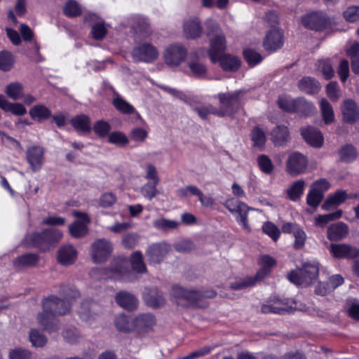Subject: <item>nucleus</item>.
<instances>
[{
    "label": "nucleus",
    "mask_w": 359,
    "mask_h": 359,
    "mask_svg": "<svg viewBox=\"0 0 359 359\" xmlns=\"http://www.w3.org/2000/svg\"><path fill=\"white\" fill-rule=\"evenodd\" d=\"M109 142L118 146H125L128 143V137L121 132H114L109 135Z\"/></svg>",
    "instance_id": "nucleus-64"
},
{
    "label": "nucleus",
    "mask_w": 359,
    "mask_h": 359,
    "mask_svg": "<svg viewBox=\"0 0 359 359\" xmlns=\"http://www.w3.org/2000/svg\"><path fill=\"white\" fill-rule=\"evenodd\" d=\"M316 112L314 104L303 97L297 99L295 112L301 116H311Z\"/></svg>",
    "instance_id": "nucleus-32"
},
{
    "label": "nucleus",
    "mask_w": 359,
    "mask_h": 359,
    "mask_svg": "<svg viewBox=\"0 0 359 359\" xmlns=\"http://www.w3.org/2000/svg\"><path fill=\"white\" fill-rule=\"evenodd\" d=\"M0 107L6 111H11L18 116H22L27 113L26 108L20 103H11L4 95H0Z\"/></svg>",
    "instance_id": "nucleus-31"
},
{
    "label": "nucleus",
    "mask_w": 359,
    "mask_h": 359,
    "mask_svg": "<svg viewBox=\"0 0 359 359\" xmlns=\"http://www.w3.org/2000/svg\"><path fill=\"white\" fill-rule=\"evenodd\" d=\"M217 61L220 62L221 67L225 71H236L241 65L240 60L234 56L222 55Z\"/></svg>",
    "instance_id": "nucleus-36"
},
{
    "label": "nucleus",
    "mask_w": 359,
    "mask_h": 359,
    "mask_svg": "<svg viewBox=\"0 0 359 359\" xmlns=\"http://www.w3.org/2000/svg\"><path fill=\"white\" fill-rule=\"evenodd\" d=\"M329 250L338 259H353L359 257V248L348 244H331Z\"/></svg>",
    "instance_id": "nucleus-17"
},
{
    "label": "nucleus",
    "mask_w": 359,
    "mask_h": 359,
    "mask_svg": "<svg viewBox=\"0 0 359 359\" xmlns=\"http://www.w3.org/2000/svg\"><path fill=\"white\" fill-rule=\"evenodd\" d=\"M158 55V50L150 43H142L135 47L132 51L133 58L136 62H152Z\"/></svg>",
    "instance_id": "nucleus-14"
},
{
    "label": "nucleus",
    "mask_w": 359,
    "mask_h": 359,
    "mask_svg": "<svg viewBox=\"0 0 359 359\" xmlns=\"http://www.w3.org/2000/svg\"><path fill=\"white\" fill-rule=\"evenodd\" d=\"M262 269L257 273L256 278L262 279L269 272V269L276 264L275 259L269 255H262L259 259Z\"/></svg>",
    "instance_id": "nucleus-46"
},
{
    "label": "nucleus",
    "mask_w": 359,
    "mask_h": 359,
    "mask_svg": "<svg viewBox=\"0 0 359 359\" xmlns=\"http://www.w3.org/2000/svg\"><path fill=\"white\" fill-rule=\"evenodd\" d=\"M299 88L308 94H314L320 89L319 83L313 78L307 76L302 78L298 83Z\"/></svg>",
    "instance_id": "nucleus-35"
},
{
    "label": "nucleus",
    "mask_w": 359,
    "mask_h": 359,
    "mask_svg": "<svg viewBox=\"0 0 359 359\" xmlns=\"http://www.w3.org/2000/svg\"><path fill=\"white\" fill-rule=\"evenodd\" d=\"M307 164L308 161L305 156L298 151L293 152L287 158V171L292 176H297L305 172Z\"/></svg>",
    "instance_id": "nucleus-13"
},
{
    "label": "nucleus",
    "mask_w": 359,
    "mask_h": 359,
    "mask_svg": "<svg viewBox=\"0 0 359 359\" xmlns=\"http://www.w3.org/2000/svg\"><path fill=\"white\" fill-rule=\"evenodd\" d=\"M7 95L14 100H19L23 96V88L22 85L20 83H11L7 86L6 89Z\"/></svg>",
    "instance_id": "nucleus-49"
},
{
    "label": "nucleus",
    "mask_w": 359,
    "mask_h": 359,
    "mask_svg": "<svg viewBox=\"0 0 359 359\" xmlns=\"http://www.w3.org/2000/svg\"><path fill=\"white\" fill-rule=\"evenodd\" d=\"M172 294L179 300L186 301L187 304L205 307L206 303L203 302V299L214 297L216 293L213 291L201 292L175 285L172 287Z\"/></svg>",
    "instance_id": "nucleus-3"
},
{
    "label": "nucleus",
    "mask_w": 359,
    "mask_h": 359,
    "mask_svg": "<svg viewBox=\"0 0 359 359\" xmlns=\"http://www.w3.org/2000/svg\"><path fill=\"white\" fill-rule=\"evenodd\" d=\"M29 337L32 346L35 347H43L47 343L46 336L36 329L30 330Z\"/></svg>",
    "instance_id": "nucleus-53"
},
{
    "label": "nucleus",
    "mask_w": 359,
    "mask_h": 359,
    "mask_svg": "<svg viewBox=\"0 0 359 359\" xmlns=\"http://www.w3.org/2000/svg\"><path fill=\"white\" fill-rule=\"evenodd\" d=\"M72 215L78 218V220L69 226V233L76 238L84 237L88 231V224L90 223V217L86 212L76 210L74 211Z\"/></svg>",
    "instance_id": "nucleus-10"
},
{
    "label": "nucleus",
    "mask_w": 359,
    "mask_h": 359,
    "mask_svg": "<svg viewBox=\"0 0 359 359\" xmlns=\"http://www.w3.org/2000/svg\"><path fill=\"white\" fill-rule=\"evenodd\" d=\"M286 311L287 308L285 304L279 299L263 304L261 307V312L263 313H273L282 314Z\"/></svg>",
    "instance_id": "nucleus-39"
},
{
    "label": "nucleus",
    "mask_w": 359,
    "mask_h": 359,
    "mask_svg": "<svg viewBox=\"0 0 359 359\" xmlns=\"http://www.w3.org/2000/svg\"><path fill=\"white\" fill-rule=\"evenodd\" d=\"M343 118L348 123H354L359 119V109L351 99L345 100L341 106Z\"/></svg>",
    "instance_id": "nucleus-21"
},
{
    "label": "nucleus",
    "mask_w": 359,
    "mask_h": 359,
    "mask_svg": "<svg viewBox=\"0 0 359 359\" xmlns=\"http://www.w3.org/2000/svg\"><path fill=\"white\" fill-rule=\"evenodd\" d=\"M318 68L326 79H330L334 76V71L328 60L318 61Z\"/></svg>",
    "instance_id": "nucleus-62"
},
{
    "label": "nucleus",
    "mask_w": 359,
    "mask_h": 359,
    "mask_svg": "<svg viewBox=\"0 0 359 359\" xmlns=\"http://www.w3.org/2000/svg\"><path fill=\"white\" fill-rule=\"evenodd\" d=\"M144 178L147 182L142 187L140 192L143 196L151 201L158 195L157 186L160 182L157 169L152 163L146 165Z\"/></svg>",
    "instance_id": "nucleus-6"
},
{
    "label": "nucleus",
    "mask_w": 359,
    "mask_h": 359,
    "mask_svg": "<svg viewBox=\"0 0 359 359\" xmlns=\"http://www.w3.org/2000/svg\"><path fill=\"white\" fill-rule=\"evenodd\" d=\"M39 256L34 253L21 255L13 260V265L18 269L33 266L37 264Z\"/></svg>",
    "instance_id": "nucleus-33"
},
{
    "label": "nucleus",
    "mask_w": 359,
    "mask_h": 359,
    "mask_svg": "<svg viewBox=\"0 0 359 359\" xmlns=\"http://www.w3.org/2000/svg\"><path fill=\"white\" fill-rule=\"evenodd\" d=\"M180 223L175 220L161 218L153 222V226L159 230L168 231L178 228Z\"/></svg>",
    "instance_id": "nucleus-43"
},
{
    "label": "nucleus",
    "mask_w": 359,
    "mask_h": 359,
    "mask_svg": "<svg viewBox=\"0 0 359 359\" xmlns=\"http://www.w3.org/2000/svg\"><path fill=\"white\" fill-rule=\"evenodd\" d=\"M25 242L27 247L37 248L43 252L48 250L44 231L27 234L25 236Z\"/></svg>",
    "instance_id": "nucleus-25"
},
{
    "label": "nucleus",
    "mask_w": 359,
    "mask_h": 359,
    "mask_svg": "<svg viewBox=\"0 0 359 359\" xmlns=\"http://www.w3.org/2000/svg\"><path fill=\"white\" fill-rule=\"evenodd\" d=\"M205 27L207 36H212L210 39V48L208 55L211 61L215 63L226 48V38L216 21L212 19L208 20L205 22Z\"/></svg>",
    "instance_id": "nucleus-2"
},
{
    "label": "nucleus",
    "mask_w": 359,
    "mask_h": 359,
    "mask_svg": "<svg viewBox=\"0 0 359 359\" xmlns=\"http://www.w3.org/2000/svg\"><path fill=\"white\" fill-rule=\"evenodd\" d=\"M177 195L180 197H189L196 196L198 198L201 195L202 191L194 185H188L177 190Z\"/></svg>",
    "instance_id": "nucleus-61"
},
{
    "label": "nucleus",
    "mask_w": 359,
    "mask_h": 359,
    "mask_svg": "<svg viewBox=\"0 0 359 359\" xmlns=\"http://www.w3.org/2000/svg\"><path fill=\"white\" fill-rule=\"evenodd\" d=\"M184 32L187 38L196 39L201 36L202 27L198 18H191L184 23Z\"/></svg>",
    "instance_id": "nucleus-28"
},
{
    "label": "nucleus",
    "mask_w": 359,
    "mask_h": 359,
    "mask_svg": "<svg viewBox=\"0 0 359 359\" xmlns=\"http://www.w3.org/2000/svg\"><path fill=\"white\" fill-rule=\"evenodd\" d=\"M262 230L264 233L270 236L274 241H276L280 237V230L272 222H265L262 226Z\"/></svg>",
    "instance_id": "nucleus-58"
},
{
    "label": "nucleus",
    "mask_w": 359,
    "mask_h": 359,
    "mask_svg": "<svg viewBox=\"0 0 359 359\" xmlns=\"http://www.w3.org/2000/svg\"><path fill=\"white\" fill-rule=\"evenodd\" d=\"M329 187V183L325 179H320L315 182L307 194V204L313 208L318 207L323 199L324 191H327Z\"/></svg>",
    "instance_id": "nucleus-11"
},
{
    "label": "nucleus",
    "mask_w": 359,
    "mask_h": 359,
    "mask_svg": "<svg viewBox=\"0 0 359 359\" xmlns=\"http://www.w3.org/2000/svg\"><path fill=\"white\" fill-rule=\"evenodd\" d=\"M78 252L72 245L61 246L57 253V262L63 266L73 264L77 259Z\"/></svg>",
    "instance_id": "nucleus-19"
},
{
    "label": "nucleus",
    "mask_w": 359,
    "mask_h": 359,
    "mask_svg": "<svg viewBox=\"0 0 359 359\" xmlns=\"http://www.w3.org/2000/svg\"><path fill=\"white\" fill-rule=\"evenodd\" d=\"M111 126L107 121L100 120L97 121L93 126L94 132L100 137H105L108 135Z\"/></svg>",
    "instance_id": "nucleus-63"
},
{
    "label": "nucleus",
    "mask_w": 359,
    "mask_h": 359,
    "mask_svg": "<svg viewBox=\"0 0 359 359\" xmlns=\"http://www.w3.org/2000/svg\"><path fill=\"white\" fill-rule=\"evenodd\" d=\"M301 135L304 140L313 147H320L323 143L321 133L316 128L308 126L301 129Z\"/></svg>",
    "instance_id": "nucleus-24"
},
{
    "label": "nucleus",
    "mask_w": 359,
    "mask_h": 359,
    "mask_svg": "<svg viewBox=\"0 0 359 359\" xmlns=\"http://www.w3.org/2000/svg\"><path fill=\"white\" fill-rule=\"evenodd\" d=\"M224 205L231 213H237V222L240 223L245 229L250 230L248 222V212L251 208L248 207L246 203L231 198L226 200Z\"/></svg>",
    "instance_id": "nucleus-9"
},
{
    "label": "nucleus",
    "mask_w": 359,
    "mask_h": 359,
    "mask_svg": "<svg viewBox=\"0 0 359 359\" xmlns=\"http://www.w3.org/2000/svg\"><path fill=\"white\" fill-rule=\"evenodd\" d=\"M342 210H338L334 212L319 215L316 219V224L319 226H325L328 222L339 219L342 215Z\"/></svg>",
    "instance_id": "nucleus-54"
},
{
    "label": "nucleus",
    "mask_w": 359,
    "mask_h": 359,
    "mask_svg": "<svg viewBox=\"0 0 359 359\" xmlns=\"http://www.w3.org/2000/svg\"><path fill=\"white\" fill-rule=\"evenodd\" d=\"M63 12L66 16L74 18L81 14V9L76 1L69 0L64 6Z\"/></svg>",
    "instance_id": "nucleus-52"
},
{
    "label": "nucleus",
    "mask_w": 359,
    "mask_h": 359,
    "mask_svg": "<svg viewBox=\"0 0 359 359\" xmlns=\"http://www.w3.org/2000/svg\"><path fill=\"white\" fill-rule=\"evenodd\" d=\"M130 262L133 271L138 273H145L147 267L143 260V255L140 251H135L131 254Z\"/></svg>",
    "instance_id": "nucleus-38"
},
{
    "label": "nucleus",
    "mask_w": 359,
    "mask_h": 359,
    "mask_svg": "<svg viewBox=\"0 0 359 359\" xmlns=\"http://www.w3.org/2000/svg\"><path fill=\"white\" fill-rule=\"evenodd\" d=\"M304 187V180H299L294 182L291 185V187L287 190L288 198L293 201H297L302 196Z\"/></svg>",
    "instance_id": "nucleus-40"
},
{
    "label": "nucleus",
    "mask_w": 359,
    "mask_h": 359,
    "mask_svg": "<svg viewBox=\"0 0 359 359\" xmlns=\"http://www.w3.org/2000/svg\"><path fill=\"white\" fill-rule=\"evenodd\" d=\"M112 104L114 107L122 114H131L135 111V108L119 95H116L113 99Z\"/></svg>",
    "instance_id": "nucleus-42"
},
{
    "label": "nucleus",
    "mask_w": 359,
    "mask_h": 359,
    "mask_svg": "<svg viewBox=\"0 0 359 359\" xmlns=\"http://www.w3.org/2000/svg\"><path fill=\"white\" fill-rule=\"evenodd\" d=\"M108 270L111 278L124 282H130L133 280L134 274L129 269L128 262L125 258L114 259L110 263Z\"/></svg>",
    "instance_id": "nucleus-7"
},
{
    "label": "nucleus",
    "mask_w": 359,
    "mask_h": 359,
    "mask_svg": "<svg viewBox=\"0 0 359 359\" xmlns=\"http://www.w3.org/2000/svg\"><path fill=\"white\" fill-rule=\"evenodd\" d=\"M194 111H196L203 119L207 118L209 114H213L218 116L219 114L218 109L211 104L195 107L194 108Z\"/></svg>",
    "instance_id": "nucleus-56"
},
{
    "label": "nucleus",
    "mask_w": 359,
    "mask_h": 359,
    "mask_svg": "<svg viewBox=\"0 0 359 359\" xmlns=\"http://www.w3.org/2000/svg\"><path fill=\"white\" fill-rule=\"evenodd\" d=\"M320 108L324 122L326 124L332 123L334 121V110L330 103L325 98L320 100Z\"/></svg>",
    "instance_id": "nucleus-41"
},
{
    "label": "nucleus",
    "mask_w": 359,
    "mask_h": 359,
    "mask_svg": "<svg viewBox=\"0 0 359 359\" xmlns=\"http://www.w3.org/2000/svg\"><path fill=\"white\" fill-rule=\"evenodd\" d=\"M251 140L253 142L254 147L262 149L266 143V135L263 130L259 127H255L250 134Z\"/></svg>",
    "instance_id": "nucleus-48"
},
{
    "label": "nucleus",
    "mask_w": 359,
    "mask_h": 359,
    "mask_svg": "<svg viewBox=\"0 0 359 359\" xmlns=\"http://www.w3.org/2000/svg\"><path fill=\"white\" fill-rule=\"evenodd\" d=\"M118 305L128 311H133L137 308L138 299L132 293L127 291H120L115 296Z\"/></svg>",
    "instance_id": "nucleus-22"
},
{
    "label": "nucleus",
    "mask_w": 359,
    "mask_h": 359,
    "mask_svg": "<svg viewBox=\"0 0 359 359\" xmlns=\"http://www.w3.org/2000/svg\"><path fill=\"white\" fill-rule=\"evenodd\" d=\"M326 92L330 99L334 102L337 101L341 96V90L336 81H332L327 85Z\"/></svg>",
    "instance_id": "nucleus-60"
},
{
    "label": "nucleus",
    "mask_w": 359,
    "mask_h": 359,
    "mask_svg": "<svg viewBox=\"0 0 359 359\" xmlns=\"http://www.w3.org/2000/svg\"><path fill=\"white\" fill-rule=\"evenodd\" d=\"M271 141L276 146H282L287 144L290 140V132L287 126L278 125L270 133Z\"/></svg>",
    "instance_id": "nucleus-26"
},
{
    "label": "nucleus",
    "mask_w": 359,
    "mask_h": 359,
    "mask_svg": "<svg viewBox=\"0 0 359 359\" xmlns=\"http://www.w3.org/2000/svg\"><path fill=\"white\" fill-rule=\"evenodd\" d=\"M245 93L246 91L244 90L219 93L217 98L221 106L217 109L218 116L224 117L235 114L239 109Z\"/></svg>",
    "instance_id": "nucleus-4"
},
{
    "label": "nucleus",
    "mask_w": 359,
    "mask_h": 359,
    "mask_svg": "<svg viewBox=\"0 0 359 359\" xmlns=\"http://www.w3.org/2000/svg\"><path fill=\"white\" fill-rule=\"evenodd\" d=\"M156 323L154 316L151 313H142L133 319V329L138 333H144L152 329Z\"/></svg>",
    "instance_id": "nucleus-20"
},
{
    "label": "nucleus",
    "mask_w": 359,
    "mask_h": 359,
    "mask_svg": "<svg viewBox=\"0 0 359 359\" xmlns=\"http://www.w3.org/2000/svg\"><path fill=\"white\" fill-rule=\"evenodd\" d=\"M348 233V226L343 222L331 225L327 229V238L330 241H340Z\"/></svg>",
    "instance_id": "nucleus-27"
},
{
    "label": "nucleus",
    "mask_w": 359,
    "mask_h": 359,
    "mask_svg": "<svg viewBox=\"0 0 359 359\" xmlns=\"http://www.w3.org/2000/svg\"><path fill=\"white\" fill-rule=\"evenodd\" d=\"M44 149L40 146H32L26 151V158L32 170L36 172L41 170L43 163Z\"/></svg>",
    "instance_id": "nucleus-18"
},
{
    "label": "nucleus",
    "mask_w": 359,
    "mask_h": 359,
    "mask_svg": "<svg viewBox=\"0 0 359 359\" xmlns=\"http://www.w3.org/2000/svg\"><path fill=\"white\" fill-rule=\"evenodd\" d=\"M43 231L48 249L51 245L58 243L62 238V233L59 229H46Z\"/></svg>",
    "instance_id": "nucleus-50"
},
{
    "label": "nucleus",
    "mask_w": 359,
    "mask_h": 359,
    "mask_svg": "<svg viewBox=\"0 0 359 359\" xmlns=\"http://www.w3.org/2000/svg\"><path fill=\"white\" fill-rule=\"evenodd\" d=\"M95 304L90 301L83 302L79 310V314L81 318L87 323L91 324L95 319V313L92 311Z\"/></svg>",
    "instance_id": "nucleus-34"
},
{
    "label": "nucleus",
    "mask_w": 359,
    "mask_h": 359,
    "mask_svg": "<svg viewBox=\"0 0 359 359\" xmlns=\"http://www.w3.org/2000/svg\"><path fill=\"white\" fill-rule=\"evenodd\" d=\"M188 65L192 76L200 79L204 78L205 76L207 69L205 66L199 61H189Z\"/></svg>",
    "instance_id": "nucleus-51"
},
{
    "label": "nucleus",
    "mask_w": 359,
    "mask_h": 359,
    "mask_svg": "<svg viewBox=\"0 0 359 359\" xmlns=\"http://www.w3.org/2000/svg\"><path fill=\"white\" fill-rule=\"evenodd\" d=\"M283 42V32L273 27L267 31L263 39V46L267 51H276L282 48Z\"/></svg>",
    "instance_id": "nucleus-15"
},
{
    "label": "nucleus",
    "mask_w": 359,
    "mask_h": 359,
    "mask_svg": "<svg viewBox=\"0 0 359 359\" xmlns=\"http://www.w3.org/2000/svg\"><path fill=\"white\" fill-rule=\"evenodd\" d=\"M29 116L34 120L41 122L50 118L52 116L51 111L44 104H36L29 111Z\"/></svg>",
    "instance_id": "nucleus-30"
},
{
    "label": "nucleus",
    "mask_w": 359,
    "mask_h": 359,
    "mask_svg": "<svg viewBox=\"0 0 359 359\" xmlns=\"http://www.w3.org/2000/svg\"><path fill=\"white\" fill-rule=\"evenodd\" d=\"M187 50L181 44H172L168 46L164 52L163 57L165 64L170 67H177L187 57Z\"/></svg>",
    "instance_id": "nucleus-12"
},
{
    "label": "nucleus",
    "mask_w": 359,
    "mask_h": 359,
    "mask_svg": "<svg viewBox=\"0 0 359 359\" xmlns=\"http://www.w3.org/2000/svg\"><path fill=\"white\" fill-rule=\"evenodd\" d=\"M169 247L165 243H156L150 245L145 252L149 264H160L166 256Z\"/></svg>",
    "instance_id": "nucleus-16"
},
{
    "label": "nucleus",
    "mask_w": 359,
    "mask_h": 359,
    "mask_svg": "<svg viewBox=\"0 0 359 359\" xmlns=\"http://www.w3.org/2000/svg\"><path fill=\"white\" fill-rule=\"evenodd\" d=\"M339 156L341 161L350 163L355 159L357 156V151L353 146L351 144H346L339 150Z\"/></svg>",
    "instance_id": "nucleus-44"
},
{
    "label": "nucleus",
    "mask_w": 359,
    "mask_h": 359,
    "mask_svg": "<svg viewBox=\"0 0 359 359\" xmlns=\"http://www.w3.org/2000/svg\"><path fill=\"white\" fill-rule=\"evenodd\" d=\"M147 304L154 308L163 306L165 303V299L163 294L156 290L151 291L144 296Z\"/></svg>",
    "instance_id": "nucleus-45"
},
{
    "label": "nucleus",
    "mask_w": 359,
    "mask_h": 359,
    "mask_svg": "<svg viewBox=\"0 0 359 359\" xmlns=\"http://www.w3.org/2000/svg\"><path fill=\"white\" fill-rule=\"evenodd\" d=\"M115 325L121 332H129L134 331L133 320L130 321L125 315H119L116 318Z\"/></svg>",
    "instance_id": "nucleus-47"
},
{
    "label": "nucleus",
    "mask_w": 359,
    "mask_h": 359,
    "mask_svg": "<svg viewBox=\"0 0 359 359\" xmlns=\"http://www.w3.org/2000/svg\"><path fill=\"white\" fill-rule=\"evenodd\" d=\"M345 20L349 22L359 21V6H351L346 8L343 13Z\"/></svg>",
    "instance_id": "nucleus-59"
},
{
    "label": "nucleus",
    "mask_w": 359,
    "mask_h": 359,
    "mask_svg": "<svg viewBox=\"0 0 359 359\" xmlns=\"http://www.w3.org/2000/svg\"><path fill=\"white\" fill-rule=\"evenodd\" d=\"M302 23L306 27L318 31L325 27L327 20L321 13H314L304 16L302 19Z\"/></svg>",
    "instance_id": "nucleus-23"
},
{
    "label": "nucleus",
    "mask_w": 359,
    "mask_h": 359,
    "mask_svg": "<svg viewBox=\"0 0 359 359\" xmlns=\"http://www.w3.org/2000/svg\"><path fill=\"white\" fill-rule=\"evenodd\" d=\"M297 99L288 97H282L278 99V106L287 112H295Z\"/></svg>",
    "instance_id": "nucleus-57"
},
{
    "label": "nucleus",
    "mask_w": 359,
    "mask_h": 359,
    "mask_svg": "<svg viewBox=\"0 0 359 359\" xmlns=\"http://www.w3.org/2000/svg\"><path fill=\"white\" fill-rule=\"evenodd\" d=\"M319 273L318 263L316 262L304 263L302 268L292 271L289 280L295 285L308 286L314 283Z\"/></svg>",
    "instance_id": "nucleus-5"
},
{
    "label": "nucleus",
    "mask_w": 359,
    "mask_h": 359,
    "mask_svg": "<svg viewBox=\"0 0 359 359\" xmlns=\"http://www.w3.org/2000/svg\"><path fill=\"white\" fill-rule=\"evenodd\" d=\"M71 123L77 131L87 133L91 129L90 118L85 114H80L72 118Z\"/></svg>",
    "instance_id": "nucleus-37"
},
{
    "label": "nucleus",
    "mask_w": 359,
    "mask_h": 359,
    "mask_svg": "<svg viewBox=\"0 0 359 359\" xmlns=\"http://www.w3.org/2000/svg\"><path fill=\"white\" fill-rule=\"evenodd\" d=\"M43 311L37 316L39 324L48 332L59 330L58 320L56 316H64L70 311L71 305L67 301L51 296L43 301Z\"/></svg>",
    "instance_id": "nucleus-1"
},
{
    "label": "nucleus",
    "mask_w": 359,
    "mask_h": 359,
    "mask_svg": "<svg viewBox=\"0 0 359 359\" xmlns=\"http://www.w3.org/2000/svg\"><path fill=\"white\" fill-rule=\"evenodd\" d=\"M243 55L247 62L251 67L257 65L263 60L261 54L251 48L245 49L243 50Z\"/></svg>",
    "instance_id": "nucleus-55"
},
{
    "label": "nucleus",
    "mask_w": 359,
    "mask_h": 359,
    "mask_svg": "<svg viewBox=\"0 0 359 359\" xmlns=\"http://www.w3.org/2000/svg\"><path fill=\"white\" fill-rule=\"evenodd\" d=\"M113 245L107 239L98 238L90 246V256L95 263L106 262L113 251Z\"/></svg>",
    "instance_id": "nucleus-8"
},
{
    "label": "nucleus",
    "mask_w": 359,
    "mask_h": 359,
    "mask_svg": "<svg viewBox=\"0 0 359 359\" xmlns=\"http://www.w3.org/2000/svg\"><path fill=\"white\" fill-rule=\"evenodd\" d=\"M347 198L346 191L339 190L333 195L329 196L322 205L321 208L325 210H330L343 203Z\"/></svg>",
    "instance_id": "nucleus-29"
}]
</instances>
